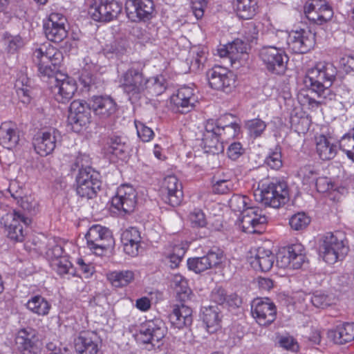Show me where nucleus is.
I'll return each mask as SVG.
<instances>
[{
	"mask_svg": "<svg viewBox=\"0 0 354 354\" xmlns=\"http://www.w3.org/2000/svg\"><path fill=\"white\" fill-rule=\"evenodd\" d=\"M316 152L320 159L329 160L335 158L337 147L332 143L326 136L319 135L315 137Z\"/></svg>",
	"mask_w": 354,
	"mask_h": 354,
	"instance_id": "obj_35",
	"label": "nucleus"
},
{
	"mask_svg": "<svg viewBox=\"0 0 354 354\" xmlns=\"http://www.w3.org/2000/svg\"><path fill=\"white\" fill-rule=\"evenodd\" d=\"M315 37L309 29L291 31L287 48L295 53H306L314 46Z\"/></svg>",
	"mask_w": 354,
	"mask_h": 354,
	"instance_id": "obj_23",
	"label": "nucleus"
},
{
	"mask_svg": "<svg viewBox=\"0 0 354 354\" xmlns=\"http://www.w3.org/2000/svg\"><path fill=\"white\" fill-rule=\"evenodd\" d=\"M90 100L86 103L83 100H74L69 108V120L71 123L84 127L91 122Z\"/></svg>",
	"mask_w": 354,
	"mask_h": 354,
	"instance_id": "obj_28",
	"label": "nucleus"
},
{
	"mask_svg": "<svg viewBox=\"0 0 354 354\" xmlns=\"http://www.w3.org/2000/svg\"><path fill=\"white\" fill-rule=\"evenodd\" d=\"M128 151V146L120 137H113L110 140L109 151L115 156L122 158Z\"/></svg>",
	"mask_w": 354,
	"mask_h": 354,
	"instance_id": "obj_52",
	"label": "nucleus"
},
{
	"mask_svg": "<svg viewBox=\"0 0 354 354\" xmlns=\"http://www.w3.org/2000/svg\"><path fill=\"white\" fill-rule=\"evenodd\" d=\"M140 232L136 227H129L121 234V242L124 252L131 256L138 254L141 243Z\"/></svg>",
	"mask_w": 354,
	"mask_h": 354,
	"instance_id": "obj_29",
	"label": "nucleus"
},
{
	"mask_svg": "<svg viewBox=\"0 0 354 354\" xmlns=\"http://www.w3.org/2000/svg\"><path fill=\"white\" fill-rule=\"evenodd\" d=\"M265 163L272 169L277 170L282 167L281 149L276 147L270 151L265 159Z\"/></svg>",
	"mask_w": 354,
	"mask_h": 354,
	"instance_id": "obj_51",
	"label": "nucleus"
},
{
	"mask_svg": "<svg viewBox=\"0 0 354 354\" xmlns=\"http://www.w3.org/2000/svg\"><path fill=\"white\" fill-rule=\"evenodd\" d=\"M153 3L152 0H143L138 5L135 4L134 12H130L126 10L127 17L131 21L148 19L153 11Z\"/></svg>",
	"mask_w": 354,
	"mask_h": 354,
	"instance_id": "obj_36",
	"label": "nucleus"
},
{
	"mask_svg": "<svg viewBox=\"0 0 354 354\" xmlns=\"http://www.w3.org/2000/svg\"><path fill=\"white\" fill-rule=\"evenodd\" d=\"M259 56L269 72L277 75L285 73L288 57L281 48L274 46H263L260 50Z\"/></svg>",
	"mask_w": 354,
	"mask_h": 354,
	"instance_id": "obj_9",
	"label": "nucleus"
},
{
	"mask_svg": "<svg viewBox=\"0 0 354 354\" xmlns=\"http://www.w3.org/2000/svg\"><path fill=\"white\" fill-rule=\"evenodd\" d=\"M3 43L6 50L8 53H15L24 45L22 39L18 35H5L3 39Z\"/></svg>",
	"mask_w": 354,
	"mask_h": 354,
	"instance_id": "obj_53",
	"label": "nucleus"
},
{
	"mask_svg": "<svg viewBox=\"0 0 354 354\" xmlns=\"http://www.w3.org/2000/svg\"><path fill=\"white\" fill-rule=\"evenodd\" d=\"M203 320L209 333L216 332L220 328V318L217 307L205 308L203 311Z\"/></svg>",
	"mask_w": 354,
	"mask_h": 354,
	"instance_id": "obj_40",
	"label": "nucleus"
},
{
	"mask_svg": "<svg viewBox=\"0 0 354 354\" xmlns=\"http://www.w3.org/2000/svg\"><path fill=\"white\" fill-rule=\"evenodd\" d=\"M28 310L38 316H46L51 308L48 301L41 295L31 297L26 304Z\"/></svg>",
	"mask_w": 354,
	"mask_h": 354,
	"instance_id": "obj_37",
	"label": "nucleus"
},
{
	"mask_svg": "<svg viewBox=\"0 0 354 354\" xmlns=\"http://www.w3.org/2000/svg\"><path fill=\"white\" fill-rule=\"evenodd\" d=\"M245 41L248 44L252 43L257 39L259 31L257 26L253 22L246 24L243 30Z\"/></svg>",
	"mask_w": 354,
	"mask_h": 354,
	"instance_id": "obj_56",
	"label": "nucleus"
},
{
	"mask_svg": "<svg viewBox=\"0 0 354 354\" xmlns=\"http://www.w3.org/2000/svg\"><path fill=\"white\" fill-rule=\"evenodd\" d=\"M86 239L88 248L97 256H102L114 243L111 231L100 225L91 226Z\"/></svg>",
	"mask_w": 354,
	"mask_h": 354,
	"instance_id": "obj_7",
	"label": "nucleus"
},
{
	"mask_svg": "<svg viewBox=\"0 0 354 354\" xmlns=\"http://www.w3.org/2000/svg\"><path fill=\"white\" fill-rule=\"evenodd\" d=\"M147 88L149 93L154 95H159L166 89L162 77H153L147 78Z\"/></svg>",
	"mask_w": 354,
	"mask_h": 354,
	"instance_id": "obj_47",
	"label": "nucleus"
},
{
	"mask_svg": "<svg viewBox=\"0 0 354 354\" xmlns=\"http://www.w3.org/2000/svg\"><path fill=\"white\" fill-rule=\"evenodd\" d=\"M171 286L178 295H183V299H188L191 290L188 287L187 281L180 274H174L171 279Z\"/></svg>",
	"mask_w": 354,
	"mask_h": 354,
	"instance_id": "obj_46",
	"label": "nucleus"
},
{
	"mask_svg": "<svg viewBox=\"0 0 354 354\" xmlns=\"http://www.w3.org/2000/svg\"><path fill=\"white\" fill-rule=\"evenodd\" d=\"M67 19L60 13H51L44 20L43 28L46 38L55 43H59L66 38V28Z\"/></svg>",
	"mask_w": 354,
	"mask_h": 354,
	"instance_id": "obj_13",
	"label": "nucleus"
},
{
	"mask_svg": "<svg viewBox=\"0 0 354 354\" xmlns=\"http://www.w3.org/2000/svg\"><path fill=\"white\" fill-rule=\"evenodd\" d=\"M19 141V132L15 124L6 122L0 126V145L8 149L15 147Z\"/></svg>",
	"mask_w": 354,
	"mask_h": 354,
	"instance_id": "obj_33",
	"label": "nucleus"
},
{
	"mask_svg": "<svg viewBox=\"0 0 354 354\" xmlns=\"http://www.w3.org/2000/svg\"><path fill=\"white\" fill-rule=\"evenodd\" d=\"M60 137L59 132L55 129L38 132L32 140L35 151L41 156L50 154L55 150Z\"/></svg>",
	"mask_w": 354,
	"mask_h": 354,
	"instance_id": "obj_20",
	"label": "nucleus"
},
{
	"mask_svg": "<svg viewBox=\"0 0 354 354\" xmlns=\"http://www.w3.org/2000/svg\"><path fill=\"white\" fill-rule=\"evenodd\" d=\"M8 192L10 194V196L17 201L21 207L27 210H30L32 205L28 201L27 198H24V190L17 180H13L10 183L9 187L8 188Z\"/></svg>",
	"mask_w": 354,
	"mask_h": 354,
	"instance_id": "obj_42",
	"label": "nucleus"
},
{
	"mask_svg": "<svg viewBox=\"0 0 354 354\" xmlns=\"http://www.w3.org/2000/svg\"><path fill=\"white\" fill-rule=\"evenodd\" d=\"M248 44L240 39L234 40L228 44V50L230 51V58L232 60H236L241 58V56L247 53Z\"/></svg>",
	"mask_w": 354,
	"mask_h": 354,
	"instance_id": "obj_45",
	"label": "nucleus"
},
{
	"mask_svg": "<svg viewBox=\"0 0 354 354\" xmlns=\"http://www.w3.org/2000/svg\"><path fill=\"white\" fill-rule=\"evenodd\" d=\"M202 145L206 153L218 154L224 150L223 143L220 138V135L215 129L214 120H209L205 125Z\"/></svg>",
	"mask_w": 354,
	"mask_h": 354,
	"instance_id": "obj_27",
	"label": "nucleus"
},
{
	"mask_svg": "<svg viewBox=\"0 0 354 354\" xmlns=\"http://www.w3.org/2000/svg\"><path fill=\"white\" fill-rule=\"evenodd\" d=\"M88 158L86 155L78 156L71 165V170H78L76 176V192L82 198H92L100 189L101 182L99 174L88 166Z\"/></svg>",
	"mask_w": 354,
	"mask_h": 354,
	"instance_id": "obj_3",
	"label": "nucleus"
},
{
	"mask_svg": "<svg viewBox=\"0 0 354 354\" xmlns=\"http://www.w3.org/2000/svg\"><path fill=\"white\" fill-rule=\"evenodd\" d=\"M106 278L113 286L122 288L134 279V273L131 270H115L108 272Z\"/></svg>",
	"mask_w": 354,
	"mask_h": 354,
	"instance_id": "obj_39",
	"label": "nucleus"
},
{
	"mask_svg": "<svg viewBox=\"0 0 354 354\" xmlns=\"http://www.w3.org/2000/svg\"><path fill=\"white\" fill-rule=\"evenodd\" d=\"M339 148L354 162V128L342 136L339 140Z\"/></svg>",
	"mask_w": 354,
	"mask_h": 354,
	"instance_id": "obj_44",
	"label": "nucleus"
},
{
	"mask_svg": "<svg viewBox=\"0 0 354 354\" xmlns=\"http://www.w3.org/2000/svg\"><path fill=\"white\" fill-rule=\"evenodd\" d=\"M122 10V4L115 0H95L89 13L95 21L109 22L116 19Z\"/></svg>",
	"mask_w": 354,
	"mask_h": 354,
	"instance_id": "obj_12",
	"label": "nucleus"
},
{
	"mask_svg": "<svg viewBox=\"0 0 354 354\" xmlns=\"http://www.w3.org/2000/svg\"><path fill=\"white\" fill-rule=\"evenodd\" d=\"M91 109L95 115L104 121L113 115L117 110V104L109 96L94 95L90 99Z\"/></svg>",
	"mask_w": 354,
	"mask_h": 354,
	"instance_id": "obj_25",
	"label": "nucleus"
},
{
	"mask_svg": "<svg viewBox=\"0 0 354 354\" xmlns=\"http://www.w3.org/2000/svg\"><path fill=\"white\" fill-rule=\"evenodd\" d=\"M254 196L257 202L265 206L279 208L288 201L289 194L286 183L276 180L262 184L254 192Z\"/></svg>",
	"mask_w": 354,
	"mask_h": 354,
	"instance_id": "obj_5",
	"label": "nucleus"
},
{
	"mask_svg": "<svg viewBox=\"0 0 354 354\" xmlns=\"http://www.w3.org/2000/svg\"><path fill=\"white\" fill-rule=\"evenodd\" d=\"M276 265L283 269H299L306 261L304 249L301 244H293L280 250L275 257Z\"/></svg>",
	"mask_w": 354,
	"mask_h": 354,
	"instance_id": "obj_11",
	"label": "nucleus"
},
{
	"mask_svg": "<svg viewBox=\"0 0 354 354\" xmlns=\"http://www.w3.org/2000/svg\"><path fill=\"white\" fill-rule=\"evenodd\" d=\"M245 127L249 131L250 136L257 138L261 136L266 130V124L261 119L255 118L248 120L245 123Z\"/></svg>",
	"mask_w": 354,
	"mask_h": 354,
	"instance_id": "obj_50",
	"label": "nucleus"
},
{
	"mask_svg": "<svg viewBox=\"0 0 354 354\" xmlns=\"http://www.w3.org/2000/svg\"><path fill=\"white\" fill-rule=\"evenodd\" d=\"M75 81L66 74L59 73L54 77L52 92L56 101L65 104L68 102L77 91Z\"/></svg>",
	"mask_w": 354,
	"mask_h": 354,
	"instance_id": "obj_17",
	"label": "nucleus"
},
{
	"mask_svg": "<svg viewBox=\"0 0 354 354\" xmlns=\"http://www.w3.org/2000/svg\"><path fill=\"white\" fill-rule=\"evenodd\" d=\"M227 298L225 290L222 288H216L212 292L211 299L218 304H223Z\"/></svg>",
	"mask_w": 354,
	"mask_h": 354,
	"instance_id": "obj_63",
	"label": "nucleus"
},
{
	"mask_svg": "<svg viewBox=\"0 0 354 354\" xmlns=\"http://www.w3.org/2000/svg\"><path fill=\"white\" fill-rule=\"evenodd\" d=\"M77 265L78 266L79 270L81 271L86 278L90 277L95 271L93 266L91 263H86L82 258H79L77 260Z\"/></svg>",
	"mask_w": 354,
	"mask_h": 354,
	"instance_id": "obj_64",
	"label": "nucleus"
},
{
	"mask_svg": "<svg viewBox=\"0 0 354 354\" xmlns=\"http://www.w3.org/2000/svg\"><path fill=\"white\" fill-rule=\"evenodd\" d=\"M0 223L6 228L10 239L22 241L24 237V227L30 225L31 220L19 211L12 210L2 216Z\"/></svg>",
	"mask_w": 354,
	"mask_h": 354,
	"instance_id": "obj_10",
	"label": "nucleus"
},
{
	"mask_svg": "<svg viewBox=\"0 0 354 354\" xmlns=\"http://www.w3.org/2000/svg\"><path fill=\"white\" fill-rule=\"evenodd\" d=\"M275 37L277 39V46L275 47L280 48L283 50L285 48H287L289 41L290 32L283 30H278L275 33Z\"/></svg>",
	"mask_w": 354,
	"mask_h": 354,
	"instance_id": "obj_62",
	"label": "nucleus"
},
{
	"mask_svg": "<svg viewBox=\"0 0 354 354\" xmlns=\"http://www.w3.org/2000/svg\"><path fill=\"white\" fill-rule=\"evenodd\" d=\"M310 223V217L304 212H298L292 215L289 220L291 228L297 231L305 229Z\"/></svg>",
	"mask_w": 354,
	"mask_h": 354,
	"instance_id": "obj_48",
	"label": "nucleus"
},
{
	"mask_svg": "<svg viewBox=\"0 0 354 354\" xmlns=\"http://www.w3.org/2000/svg\"><path fill=\"white\" fill-rule=\"evenodd\" d=\"M171 324L177 328H183L191 325L192 322V310L185 305L176 306L169 315Z\"/></svg>",
	"mask_w": 354,
	"mask_h": 354,
	"instance_id": "obj_34",
	"label": "nucleus"
},
{
	"mask_svg": "<svg viewBox=\"0 0 354 354\" xmlns=\"http://www.w3.org/2000/svg\"><path fill=\"white\" fill-rule=\"evenodd\" d=\"M182 189V185L176 176L165 177L162 185L164 201L173 207L180 205L183 196Z\"/></svg>",
	"mask_w": 354,
	"mask_h": 354,
	"instance_id": "obj_26",
	"label": "nucleus"
},
{
	"mask_svg": "<svg viewBox=\"0 0 354 354\" xmlns=\"http://www.w3.org/2000/svg\"><path fill=\"white\" fill-rule=\"evenodd\" d=\"M234 189L232 180L222 179L216 180L212 185L213 192L218 194H225Z\"/></svg>",
	"mask_w": 354,
	"mask_h": 354,
	"instance_id": "obj_54",
	"label": "nucleus"
},
{
	"mask_svg": "<svg viewBox=\"0 0 354 354\" xmlns=\"http://www.w3.org/2000/svg\"><path fill=\"white\" fill-rule=\"evenodd\" d=\"M62 60V53L50 44H43L32 53V61L41 77L54 78Z\"/></svg>",
	"mask_w": 354,
	"mask_h": 354,
	"instance_id": "obj_4",
	"label": "nucleus"
},
{
	"mask_svg": "<svg viewBox=\"0 0 354 354\" xmlns=\"http://www.w3.org/2000/svg\"><path fill=\"white\" fill-rule=\"evenodd\" d=\"M135 125L138 136L143 142H149L153 138L154 133L151 128L136 120L135 121Z\"/></svg>",
	"mask_w": 354,
	"mask_h": 354,
	"instance_id": "obj_55",
	"label": "nucleus"
},
{
	"mask_svg": "<svg viewBox=\"0 0 354 354\" xmlns=\"http://www.w3.org/2000/svg\"><path fill=\"white\" fill-rule=\"evenodd\" d=\"M339 63L346 73H354V54L344 55Z\"/></svg>",
	"mask_w": 354,
	"mask_h": 354,
	"instance_id": "obj_61",
	"label": "nucleus"
},
{
	"mask_svg": "<svg viewBox=\"0 0 354 354\" xmlns=\"http://www.w3.org/2000/svg\"><path fill=\"white\" fill-rule=\"evenodd\" d=\"M248 198L245 196L234 194L229 201L232 211L241 213L240 227L249 234H260L263 232L268 218L263 211L257 207H249Z\"/></svg>",
	"mask_w": 354,
	"mask_h": 354,
	"instance_id": "obj_2",
	"label": "nucleus"
},
{
	"mask_svg": "<svg viewBox=\"0 0 354 354\" xmlns=\"http://www.w3.org/2000/svg\"><path fill=\"white\" fill-rule=\"evenodd\" d=\"M120 87L130 100H137L147 88V77L142 70L131 67L124 73L120 79Z\"/></svg>",
	"mask_w": 354,
	"mask_h": 354,
	"instance_id": "obj_8",
	"label": "nucleus"
},
{
	"mask_svg": "<svg viewBox=\"0 0 354 354\" xmlns=\"http://www.w3.org/2000/svg\"><path fill=\"white\" fill-rule=\"evenodd\" d=\"M166 334L164 322L159 319L147 320L140 325L139 338L144 344H150L159 347L160 342Z\"/></svg>",
	"mask_w": 354,
	"mask_h": 354,
	"instance_id": "obj_14",
	"label": "nucleus"
},
{
	"mask_svg": "<svg viewBox=\"0 0 354 354\" xmlns=\"http://www.w3.org/2000/svg\"><path fill=\"white\" fill-rule=\"evenodd\" d=\"M251 313L259 325L266 326L275 320L277 309L270 299L257 298L252 303Z\"/></svg>",
	"mask_w": 354,
	"mask_h": 354,
	"instance_id": "obj_15",
	"label": "nucleus"
},
{
	"mask_svg": "<svg viewBox=\"0 0 354 354\" xmlns=\"http://www.w3.org/2000/svg\"><path fill=\"white\" fill-rule=\"evenodd\" d=\"M337 73V68L332 63L320 62L307 71L304 83L319 98L332 100L334 94L330 87L335 80Z\"/></svg>",
	"mask_w": 354,
	"mask_h": 354,
	"instance_id": "obj_1",
	"label": "nucleus"
},
{
	"mask_svg": "<svg viewBox=\"0 0 354 354\" xmlns=\"http://www.w3.org/2000/svg\"><path fill=\"white\" fill-rule=\"evenodd\" d=\"M189 220L194 227H204L206 225V218L202 210L195 209L189 214Z\"/></svg>",
	"mask_w": 354,
	"mask_h": 354,
	"instance_id": "obj_57",
	"label": "nucleus"
},
{
	"mask_svg": "<svg viewBox=\"0 0 354 354\" xmlns=\"http://www.w3.org/2000/svg\"><path fill=\"white\" fill-rule=\"evenodd\" d=\"M15 344L21 354H38L41 349L37 333L31 328L20 329L17 333Z\"/></svg>",
	"mask_w": 354,
	"mask_h": 354,
	"instance_id": "obj_18",
	"label": "nucleus"
},
{
	"mask_svg": "<svg viewBox=\"0 0 354 354\" xmlns=\"http://www.w3.org/2000/svg\"><path fill=\"white\" fill-rule=\"evenodd\" d=\"M223 259V251L218 248H213L203 257L188 259L187 267L189 270H193L196 273H201L218 266Z\"/></svg>",
	"mask_w": 354,
	"mask_h": 354,
	"instance_id": "obj_21",
	"label": "nucleus"
},
{
	"mask_svg": "<svg viewBox=\"0 0 354 354\" xmlns=\"http://www.w3.org/2000/svg\"><path fill=\"white\" fill-rule=\"evenodd\" d=\"M171 100L174 110L178 113L185 114L194 109L198 102V97L192 87L183 86L178 89L176 94L172 95Z\"/></svg>",
	"mask_w": 354,
	"mask_h": 354,
	"instance_id": "obj_24",
	"label": "nucleus"
},
{
	"mask_svg": "<svg viewBox=\"0 0 354 354\" xmlns=\"http://www.w3.org/2000/svg\"><path fill=\"white\" fill-rule=\"evenodd\" d=\"M274 254L269 250L259 248L254 257H251L250 263L252 267L261 272L269 271L274 265Z\"/></svg>",
	"mask_w": 354,
	"mask_h": 354,
	"instance_id": "obj_31",
	"label": "nucleus"
},
{
	"mask_svg": "<svg viewBox=\"0 0 354 354\" xmlns=\"http://www.w3.org/2000/svg\"><path fill=\"white\" fill-rule=\"evenodd\" d=\"M328 337L335 344H344L354 339V322H344L328 332Z\"/></svg>",
	"mask_w": 354,
	"mask_h": 354,
	"instance_id": "obj_32",
	"label": "nucleus"
},
{
	"mask_svg": "<svg viewBox=\"0 0 354 354\" xmlns=\"http://www.w3.org/2000/svg\"><path fill=\"white\" fill-rule=\"evenodd\" d=\"M215 129L223 143L224 141L235 138L239 133L240 127L236 122L222 126V121L220 120L218 124L215 123Z\"/></svg>",
	"mask_w": 354,
	"mask_h": 354,
	"instance_id": "obj_43",
	"label": "nucleus"
},
{
	"mask_svg": "<svg viewBox=\"0 0 354 354\" xmlns=\"http://www.w3.org/2000/svg\"><path fill=\"white\" fill-rule=\"evenodd\" d=\"M234 10L239 18L250 19L256 14L257 8V0H235Z\"/></svg>",
	"mask_w": 354,
	"mask_h": 354,
	"instance_id": "obj_38",
	"label": "nucleus"
},
{
	"mask_svg": "<svg viewBox=\"0 0 354 354\" xmlns=\"http://www.w3.org/2000/svg\"><path fill=\"white\" fill-rule=\"evenodd\" d=\"M299 176L302 178L304 185L312 186L319 176V173L314 166L306 165L299 169Z\"/></svg>",
	"mask_w": 354,
	"mask_h": 354,
	"instance_id": "obj_49",
	"label": "nucleus"
},
{
	"mask_svg": "<svg viewBox=\"0 0 354 354\" xmlns=\"http://www.w3.org/2000/svg\"><path fill=\"white\" fill-rule=\"evenodd\" d=\"M206 76L212 88L228 93L234 87L233 75L226 68L215 66L207 72Z\"/></svg>",
	"mask_w": 354,
	"mask_h": 354,
	"instance_id": "obj_22",
	"label": "nucleus"
},
{
	"mask_svg": "<svg viewBox=\"0 0 354 354\" xmlns=\"http://www.w3.org/2000/svg\"><path fill=\"white\" fill-rule=\"evenodd\" d=\"M77 354H97L100 346L97 337L93 333H81L74 341Z\"/></svg>",
	"mask_w": 354,
	"mask_h": 354,
	"instance_id": "obj_30",
	"label": "nucleus"
},
{
	"mask_svg": "<svg viewBox=\"0 0 354 354\" xmlns=\"http://www.w3.org/2000/svg\"><path fill=\"white\" fill-rule=\"evenodd\" d=\"M136 196V192L132 186L122 185L118 188L115 196L112 198V207L120 214H130L135 209Z\"/></svg>",
	"mask_w": 354,
	"mask_h": 354,
	"instance_id": "obj_16",
	"label": "nucleus"
},
{
	"mask_svg": "<svg viewBox=\"0 0 354 354\" xmlns=\"http://www.w3.org/2000/svg\"><path fill=\"white\" fill-rule=\"evenodd\" d=\"M50 266L60 276L68 277L77 276L76 269L73 267L68 257H61V259L53 261Z\"/></svg>",
	"mask_w": 354,
	"mask_h": 354,
	"instance_id": "obj_41",
	"label": "nucleus"
},
{
	"mask_svg": "<svg viewBox=\"0 0 354 354\" xmlns=\"http://www.w3.org/2000/svg\"><path fill=\"white\" fill-rule=\"evenodd\" d=\"M347 244L346 236L341 231L326 234L319 248L324 261L328 264H333L337 260L342 259L348 250Z\"/></svg>",
	"mask_w": 354,
	"mask_h": 354,
	"instance_id": "obj_6",
	"label": "nucleus"
},
{
	"mask_svg": "<svg viewBox=\"0 0 354 354\" xmlns=\"http://www.w3.org/2000/svg\"><path fill=\"white\" fill-rule=\"evenodd\" d=\"M304 13L308 20L322 25L333 16L332 8L325 0H308L304 6Z\"/></svg>",
	"mask_w": 354,
	"mask_h": 354,
	"instance_id": "obj_19",
	"label": "nucleus"
},
{
	"mask_svg": "<svg viewBox=\"0 0 354 354\" xmlns=\"http://www.w3.org/2000/svg\"><path fill=\"white\" fill-rule=\"evenodd\" d=\"M243 153L244 149L240 142H233L228 147V157L233 160H237Z\"/></svg>",
	"mask_w": 354,
	"mask_h": 354,
	"instance_id": "obj_59",
	"label": "nucleus"
},
{
	"mask_svg": "<svg viewBox=\"0 0 354 354\" xmlns=\"http://www.w3.org/2000/svg\"><path fill=\"white\" fill-rule=\"evenodd\" d=\"M313 185H314L316 187L317 191L320 193H325L333 187V185L329 178L325 176H319Z\"/></svg>",
	"mask_w": 354,
	"mask_h": 354,
	"instance_id": "obj_58",
	"label": "nucleus"
},
{
	"mask_svg": "<svg viewBox=\"0 0 354 354\" xmlns=\"http://www.w3.org/2000/svg\"><path fill=\"white\" fill-rule=\"evenodd\" d=\"M310 300L313 305L317 308H324L329 305V299L327 296L321 292L314 293Z\"/></svg>",
	"mask_w": 354,
	"mask_h": 354,
	"instance_id": "obj_60",
	"label": "nucleus"
}]
</instances>
